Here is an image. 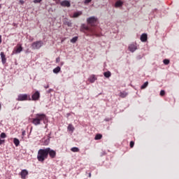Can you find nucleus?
Returning <instances> with one entry per match:
<instances>
[{
	"instance_id": "obj_42",
	"label": "nucleus",
	"mask_w": 179,
	"mask_h": 179,
	"mask_svg": "<svg viewBox=\"0 0 179 179\" xmlns=\"http://www.w3.org/2000/svg\"><path fill=\"white\" fill-rule=\"evenodd\" d=\"M0 110H1V104H0Z\"/></svg>"
},
{
	"instance_id": "obj_17",
	"label": "nucleus",
	"mask_w": 179,
	"mask_h": 179,
	"mask_svg": "<svg viewBox=\"0 0 179 179\" xmlns=\"http://www.w3.org/2000/svg\"><path fill=\"white\" fill-rule=\"evenodd\" d=\"M96 76H91L89 78V80L91 83H94V82H96Z\"/></svg>"
},
{
	"instance_id": "obj_32",
	"label": "nucleus",
	"mask_w": 179,
	"mask_h": 179,
	"mask_svg": "<svg viewBox=\"0 0 179 179\" xmlns=\"http://www.w3.org/2000/svg\"><path fill=\"white\" fill-rule=\"evenodd\" d=\"M43 0H34V3H40Z\"/></svg>"
},
{
	"instance_id": "obj_24",
	"label": "nucleus",
	"mask_w": 179,
	"mask_h": 179,
	"mask_svg": "<svg viewBox=\"0 0 179 179\" xmlns=\"http://www.w3.org/2000/svg\"><path fill=\"white\" fill-rule=\"evenodd\" d=\"M103 76H105V78H110V76H111V72L106 71L103 73Z\"/></svg>"
},
{
	"instance_id": "obj_33",
	"label": "nucleus",
	"mask_w": 179,
	"mask_h": 179,
	"mask_svg": "<svg viewBox=\"0 0 179 179\" xmlns=\"http://www.w3.org/2000/svg\"><path fill=\"white\" fill-rule=\"evenodd\" d=\"M135 143L134 141L130 142V148H134Z\"/></svg>"
},
{
	"instance_id": "obj_12",
	"label": "nucleus",
	"mask_w": 179,
	"mask_h": 179,
	"mask_svg": "<svg viewBox=\"0 0 179 179\" xmlns=\"http://www.w3.org/2000/svg\"><path fill=\"white\" fill-rule=\"evenodd\" d=\"M1 58V62L3 65L6 64V55H5V53L3 52H1L0 53Z\"/></svg>"
},
{
	"instance_id": "obj_22",
	"label": "nucleus",
	"mask_w": 179,
	"mask_h": 179,
	"mask_svg": "<svg viewBox=\"0 0 179 179\" xmlns=\"http://www.w3.org/2000/svg\"><path fill=\"white\" fill-rule=\"evenodd\" d=\"M61 71V67L57 66L55 69H53L54 73H59V72Z\"/></svg>"
},
{
	"instance_id": "obj_1",
	"label": "nucleus",
	"mask_w": 179,
	"mask_h": 179,
	"mask_svg": "<svg viewBox=\"0 0 179 179\" xmlns=\"http://www.w3.org/2000/svg\"><path fill=\"white\" fill-rule=\"evenodd\" d=\"M41 121H43L44 123H45V121H47V115L44 113H38L36 115V117L32 119V124L34 125H40L41 124Z\"/></svg>"
},
{
	"instance_id": "obj_43",
	"label": "nucleus",
	"mask_w": 179,
	"mask_h": 179,
	"mask_svg": "<svg viewBox=\"0 0 179 179\" xmlns=\"http://www.w3.org/2000/svg\"><path fill=\"white\" fill-rule=\"evenodd\" d=\"M2 0H0V2Z\"/></svg>"
},
{
	"instance_id": "obj_29",
	"label": "nucleus",
	"mask_w": 179,
	"mask_h": 179,
	"mask_svg": "<svg viewBox=\"0 0 179 179\" xmlns=\"http://www.w3.org/2000/svg\"><path fill=\"white\" fill-rule=\"evenodd\" d=\"M65 24H66L69 27H72V22H66Z\"/></svg>"
},
{
	"instance_id": "obj_8",
	"label": "nucleus",
	"mask_w": 179,
	"mask_h": 179,
	"mask_svg": "<svg viewBox=\"0 0 179 179\" xmlns=\"http://www.w3.org/2000/svg\"><path fill=\"white\" fill-rule=\"evenodd\" d=\"M31 99L34 101H37L40 99V92L38 91H36L34 94H32Z\"/></svg>"
},
{
	"instance_id": "obj_16",
	"label": "nucleus",
	"mask_w": 179,
	"mask_h": 179,
	"mask_svg": "<svg viewBox=\"0 0 179 179\" xmlns=\"http://www.w3.org/2000/svg\"><path fill=\"white\" fill-rule=\"evenodd\" d=\"M67 129L68 131H69L70 132H73V131H75V127H73V125L72 124H69V126L67 127Z\"/></svg>"
},
{
	"instance_id": "obj_40",
	"label": "nucleus",
	"mask_w": 179,
	"mask_h": 179,
	"mask_svg": "<svg viewBox=\"0 0 179 179\" xmlns=\"http://www.w3.org/2000/svg\"><path fill=\"white\" fill-rule=\"evenodd\" d=\"M20 2H21L22 3H24L23 1H20Z\"/></svg>"
},
{
	"instance_id": "obj_18",
	"label": "nucleus",
	"mask_w": 179,
	"mask_h": 179,
	"mask_svg": "<svg viewBox=\"0 0 179 179\" xmlns=\"http://www.w3.org/2000/svg\"><path fill=\"white\" fill-rule=\"evenodd\" d=\"M13 143L14 145H15L16 147L19 146V145H20V141H19V139L15 138L13 139Z\"/></svg>"
},
{
	"instance_id": "obj_35",
	"label": "nucleus",
	"mask_w": 179,
	"mask_h": 179,
	"mask_svg": "<svg viewBox=\"0 0 179 179\" xmlns=\"http://www.w3.org/2000/svg\"><path fill=\"white\" fill-rule=\"evenodd\" d=\"M59 61H61V59L59 57H57L56 59V62L58 63V62H59Z\"/></svg>"
},
{
	"instance_id": "obj_27",
	"label": "nucleus",
	"mask_w": 179,
	"mask_h": 179,
	"mask_svg": "<svg viewBox=\"0 0 179 179\" xmlns=\"http://www.w3.org/2000/svg\"><path fill=\"white\" fill-rule=\"evenodd\" d=\"M163 62H164V65H169V64H170V60L165 59H164Z\"/></svg>"
},
{
	"instance_id": "obj_13",
	"label": "nucleus",
	"mask_w": 179,
	"mask_h": 179,
	"mask_svg": "<svg viewBox=\"0 0 179 179\" xmlns=\"http://www.w3.org/2000/svg\"><path fill=\"white\" fill-rule=\"evenodd\" d=\"M141 41H142L143 43L148 41V34H143L141 36Z\"/></svg>"
},
{
	"instance_id": "obj_26",
	"label": "nucleus",
	"mask_w": 179,
	"mask_h": 179,
	"mask_svg": "<svg viewBox=\"0 0 179 179\" xmlns=\"http://www.w3.org/2000/svg\"><path fill=\"white\" fill-rule=\"evenodd\" d=\"M148 85H149V83L147 81L141 86V89H146V87H148Z\"/></svg>"
},
{
	"instance_id": "obj_20",
	"label": "nucleus",
	"mask_w": 179,
	"mask_h": 179,
	"mask_svg": "<svg viewBox=\"0 0 179 179\" xmlns=\"http://www.w3.org/2000/svg\"><path fill=\"white\" fill-rule=\"evenodd\" d=\"M101 138H103V135L98 134L95 136L94 139H95V141H99V140L101 139Z\"/></svg>"
},
{
	"instance_id": "obj_39",
	"label": "nucleus",
	"mask_w": 179,
	"mask_h": 179,
	"mask_svg": "<svg viewBox=\"0 0 179 179\" xmlns=\"http://www.w3.org/2000/svg\"><path fill=\"white\" fill-rule=\"evenodd\" d=\"M89 177H92V173H90V174H89Z\"/></svg>"
},
{
	"instance_id": "obj_31",
	"label": "nucleus",
	"mask_w": 179,
	"mask_h": 179,
	"mask_svg": "<svg viewBox=\"0 0 179 179\" xmlns=\"http://www.w3.org/2000/svg\"><path fill=\"white\" fill-rule=\"evenodd\" d=\"M90 2H92V0H85L84 1V3H85V5H87V3H90Z\"/></svg>"
},
{
	"instance_id": "obj_25",
	"label": "nucleus",
	"mask_w": 179,
	"mask_h": 179,
	"mask_svg": "<svg viewBox=\"0 0 179 179\" xmlns=\"http://www.w3.org/2000/svg\"><path fill=\"white\" fill-rule=\"evenodd\" d=\"M71 152H79V148H77V147H73L71 149Z\"/></svg>"
},
{
	"instance_id": "obj_28",
	"label": "nucleus",
	"mask_w": 179,
	"mask_h": 179,
	"mask_svg": "<svg viewBox=\"0 0 179 179\" xmlns=\"http://www.w3.org/2000/svg\"><path fill=\"white\" fill-rule=\"evenodd\" d=\"M0 136L2 139H5V138H6V134L3 132L1 134Z\"/></svg>"
},
{
	"instance_id": "obj_23",
	"label": "nucleus",
	"mask_w": 179,
	"mask_h": 179,
	"mask_svg": "<svg viewBox=\"0 0 179 179\" xmlns=\"http://www.w3.org/2000/svg\"><path fill=\"white\" fill-rule=\"evenodd\" d=\"M78 36H75L73 38L71 39V43H73V44H75L78 41Z\"/></svg>"
},
{
	"instance_id": "obj_5",
	"label": "nucleus",
	"mask_w": 179,
	"mask_h": 179,
	"mask_svg": "<svg viewBox=\"0 0 179 179\" xmlns=\"http://www.w3.org/2000/svg\"><path fill=\"white\" fill-rule=\"evenodd\" d=\"M43 45H44V42H43V41H36L31 44L33 50H40Z\"/></svg>"
},
{
	"instance_id": "obj_36",
	"label": "nucleus",
	"mask_w": 179,
	"mask_h": 179,
	"mask_svg": "<svg viewBox=\"0 0 179 179\" xmlns=\"http://www.w3.org/2000/svg\"><path fill=\"white\" fill-rule=\"evenodd\" d=\"M22 136H24V135H26V131H22Z\"/></svg>"
},
{
	"instance_id": "obj_37",
	"label": "nucleus",
	"mask_w": 179,
	"mask_h": 179,
	"mask_svg": "<svg viewBox=\"0 0 179 179\" xmlns=\"http://www.w3.org/2000/svg\"><path fill=\"white\" fill-rule=\"evenodd\" d=\"M2 43V36L0 35V44Z\"/></svg>"
},
{
	"instance_id": "obj_9",
	"label": "nucleus",
	"mask_w": 179,
	"mask_h": 179,
	"mask_svg": "<svg viewBox=\"0 0 179 179\" xmlns=\"http://www.w3.org/2000/svg\"><path fill=\"white\" fill-rule=\"evenodd\" d=\"M60 5H61V6L70 8L71 7V2H69V1H68V0H64V1H62L60 3Z\"/></svg>"
},
{
	"instance_id": "obj_19",
	"label": "nucleus",
	"mask_w": 179,
	"mask_h": 179,
	"mask_svg": "<svg viewBox=\"0 0 179 179\" xmlns=\"http://www.w3.org/2000/svg\"><path fill=\"white\" fill-rule=\"evenodd\" d=\"M82 15V11H78L74 13L73 17H79Z\"/></svg>"
},
{
	"instance_id": "obj_3",
	"label": "nucleus",
	"mask_w": 179,
	"mask_h": 179,
	"mask_svg": "<svg viewBox=\"0 0 179 179\" xmlns=\"http://www.w3.org/2000/svg\"><path fill=\"white\" fill-rule=\"evenodd\" d=\"M81 31L87 36H96V29L94 28H90L85 24L82 25Z\"/></svg>"
},
{
	"instance_id": "obj_4",
	"label": "nucleus",
	"mask_w": 179,
	"mask_h": 179,
	"mask_svg": "<svg viewBox=\"0 0 179 179\" xmlns=\"http://www.w3.org/2000/svg\"><path fill=\"white\" fill-rule=\"evenodd\" d=\"M17 101H27V100L30 101V95L27 94H20L17 95V98L16 99Z\"/></svg>"
},
{
	"instance_id": "obj_14",
	"label": "nucleus",
	"mask_w": 179,
	"mask_h": 179,
	"mask_svg": "<svg viewBox=\"0 0 179 179\" xmlns=\"http://www.w3.org/2000/svg\"><path fill=\"white\" fill-rule=\"evenodd\" d=\"M23 51V48H22V45H17V48L15 49V54H19Z\"/></svg>"
},
{
	"instance_id": "obj_41",
	"label": "nucleus",
	"mask_w": 179,
	"mask_h": 179,
	"mask_svg": "<svg viewBox=\"0 0 179 179\" xmlns=\"http://www.w3.org/2000/svg\"><path fill=\"white\" fill-rule=\"evenodd\" d=\"M1 8H2V6L0 4V9H1Z\"/></svg>"
},
{
	"instance_id": "obj_21",
	"label": "nucleus",
	"mask_w": 179,
	"mask_h": 179,
	"mask_svg": "<svg viewBox=\"0 0 179 179\" xmlns=\"http://www.w3.org/2000/svg\"><path fill=\"white\" fill-rule=\"evenodd\" d=\"M120 97L124 99V98L127 97V96H128V93H127L126 92H120Z\"/></svg>"
},
{
	"instance_id": "obj_7",
	"label": "nucleus",
	"mask_w": 179,
	"mask_h": 179,
	"mask_svg": "<svg viewBox=\"0 0 179 179\" xmlns=\"http://www.w3.org/2000/svg\"><path fill=\"white\" fill-rule=\"evenodd\" d=\"M47 152H48V157L49 155L50 159H55L57 156V152H55V150H52L50 148H47Z\"/></svg>"
},
{
	"instance_id": "obj_30",
	"label": "nucleus",
	"mask_w": 179,
	"mask_h": 179,
	"mask_svg": "<svg viewBox=\"0 0 179 179\" xmlns=\"http://www.w3.org/2000/svg\"><path fill=\"white\" fill-rule=\"evenodd\" d=\"M166 94V92L164 90H161L160 91V96H163Z\"/></svg>"
},
{
	"instance_id": "obj_6",
	"label": "nucleus",
	"mask_w": 179,
	"mask_h": 179,
	"mask_svg": "<svg viewBox=\"0 0 179 179\" xmlns=\"http://www.w3.org/2000/svg\"><path fill=\"white\" fill-rule=\"evenodd\" d=\"M87 22L90 26H92V27H94V26L97 24V18L95 17H90L87 19Z\"/></svg>"
},
{
	"instance_id": "obj_2",
	"label": "nucleus",
	"mask_w": 179,
	"mask_h": 179,
	"mask_svg": "<svg viewBox=\"0 0 179 179\" xmlns=\"http://www.w3.org/2000/svg\"><path fill=\"white\" fill-rule=\"evenodd\" d=\"M37 159L41 163H44V160L48 159V152L47 148L40 149L38 151Z\"/></svg>"
},
{
	"instance_id": "obj_10",
	"label": "nucleus",
	"mask_w": 179,
	"mask_h": 179,
	"mask_svg": "<svg viewBox=\"0 0 179 179\" xmlns=\"http://www.w3.org/2000/svg\"><path fill=\"white\" fill-rule=\"evenodd\" d=\"M138 48L136 47V44H131L129 46V50L131 51V52H135Z\"/></svg>"
},
{
	"instance_id": "obj_15",
	"label": "nucleus",
	"mask_w": 179,
	"mask_h": 179,
	"mask_svg": "<svg viewBox=\"0 0 179 179\" xmlns=\"http://www.w3.org/2000/svg\"><path fill=\"white\" fill-rule=\"evenodd\" d=\"M124 5V2H122L121 0H118L116 1L115 6V8H120V6H122Z\"/></svg>"
},
{
	"instance_id": "obj_34",
	"label": "nucleus",
	"mask_w": 179,
	"mask_h": 179,
	"mask_svg": "<svg viewBox=\"0 0 179 179\" xmlns=\"http://www.w3.org/2000/svg\"><path fill=\"white\" fill-rule=\"evenodd\" d=\"M2 143H5V140L0 139V145H2Z\"/></svg>"
},
{
	"instance_id": "obj_38",
	"label": "nucleus",
	"mask_w": 179,
	"mask_h": 179,
	"mask_svg": "<svg viewBox=\"0 0 179 179\" xmlns=\"http://www.w3.org/2000/svg\"><path fill=\"white\" fill-rule=\"evenodd\" d=\"M45 89H48V87H50V85H47L45 86H44Z\"/></svg>"
},
{
	"instance_id": "obj_11",
	"label": "nucleus",
	"mask_w": 179,
	"mask_h": 179,
	"mask_svg": "<svg viewBox=\"0 0 179 179\" xmlns=\"http://www.w3.org/2000/svg\"><path fill=\"white\" fill-rule=\"evenodd\" d=\"M28 175H29V171H27V170L26 169H23L20 173L21 178L22 179H26V176H28Z\"/></svg>"
}]
</instances>
